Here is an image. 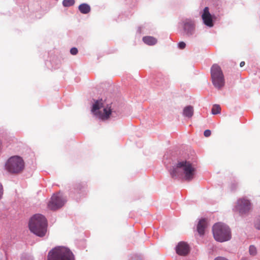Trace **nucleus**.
Masks as SVG:
<instances>
[{
	"label": "nucleus",
	"instance_id": "nucleus-1",
	"mask_svg": "<svg viewBox=\"0 0 260 260\" xmlns=\"http://www.w3.org/2000/svg\"><path fill=\"white\" fill-rule=\"evenodd\" d=\"M196 174V168L190 161L182 160L170 171L172 177H179L186 181L192 180Z\"/></svg>",
	"mask_w": 260,
	"mask_h": 260
},
{
	"label": "nucleus",
	"instance_id": "nucleus-2",
	"mask_svg": "<svg viewBox=\"0 0 260 260\" xmlns=\"http://www.w3.org/2000/svg\"><path fill=\"white\" fill-rule=\"evenodd\" d=\"M47 223L44 216L37 214L34 215L29 222V228L31 232L39 237H43L47 232Z\"/></svg>",
	"mask_w": 260,
	"mask_h": 260
},
{
	"label": "nucleus",
	"instance_id": "nucleus-3",
	"mask_svg": "<svg viewBox=\"0 0 260 260\" xmlns=\"http://www.w3.org/2000/svg\"><path fill=\"white\" fill-rule=\"evenodd\" d=\"M212 233L214 239L219 242H224L232 239V231L230 227L223 223L218 222L212 227Z\"/></svg>",
	"mask_w": 260,
	"mask_h": 260
},
{
	"label": "nucleus",
	"instance_id": "nucleus-4",
	"mask_svg": "<svg viewBox=\"0 0 260 260\" xmlns=\"http://www.w3.org/2000/svg\"><path fill=\"white\" fill-rule=\"evenodd\" d=\"M91 112L97 118L105 120L111 114V106L110 105H106L102 100H98L93 104Z\"/></svg>",
	"mask_w": 260,
	"mask_h": 260
},
{
	"label": "nucleus",
	"instance_id": "nucleus-5",
	"mask_svg": "<svg viewBox=\"0 0 260 260\" xmlns=\"http://www.w3.org/2000/svg\"><path fill=\"white\" fill-rule=\"evenodd\" d=\"M48 260H74V257L69 249L59 246L49 252Z\"/></svg>",
	"mask_w": 260,
	"mask_h": 260
},
{
	"label": "nucleus",
	"instance_id": "nucleus-6",
	"mask_svg": "<svg viewBox=\"0 0 260 260\" xmlns=\"http://www.w3.org/2000/svg\"><path fill=\"white\" fill-rule=\"evenodd\" d=\"M24 164L22 158L19 156L10 157L6 162L5 168L10 173H18L24 168Z\"/></svg>",
	"mask_w": 260,
	"mask_h": 260
},
{
	"label": "nucleus",
	"instance_id": "nucleus-7",
	"mask_svg": "<svg viewBox=\"0 0 260 260\" xmlns=\"http://www.w3.org/2000/svg\"><path fill=\"white\" fill-rule=\"evenodd\" d=\"M212 82L216 88H222L225 84L224 75L219 66H212L211 70Z\"/></svg>",
	"mask_w": 260,
	"mask_h": 260
},
{
	"label": "nucleus",
	"instance_id": "nucleus-8",
	"mask_svg": "<svg viewBox=\"0 0 260 260\" xmlns=\"http://www.w3.org/2000/svg\"><path fill=\"white\" fill-rule=\"evenodd\" d=\"M240 214H246L251 209V204L249 200L242 198L237 200L234 208Z\"/></svg>",
	"mask_w": 260,
	"mask_h": 260
},
{
	"label": "nucleus",
	"instance_id": "nucleus-9",
	"mask_svg": "<svg viewBox=\"0 0 260 260\" xmlns=\"http://www.w3.org/2000/svg\"><path fill=\"white\" fill-rule=\"evenodd\" d=\"M66 202V198L59 192L52 196L48 203V206L51 210H56L63 206Z\"/></svg>",
	"mask_w": 260,
	"mask_h": 260
},
{
	"label": "nucleus",
	"instance_id": "nucleus-10",
	"mask_svg": "<svg viewBox=\"0 0 260 260\" xmlns=\"http://www.w3.org/2000/svg\"><path fill=\"white\" fill-rule=\"evenodd\" d=\"M183 29L187 36L192 35L194 33L195 29L194 22L191 20H185L183 22Z\"/></svg>",
	"mask_w": 260,
	"mask_h": 260
},
{
	"label": "nucleus",
	"instance_id": "nucleus-11",
	"mask_svg": "<svg viewBox=\"0 0 260 260\" xmlns=\"http://www.w3.org/2000/svg\"><path fill=\"white\" fill-rule=\"evenodd\" d=\"M202 19L205 25L212 27L213 25L211 15L210 14L208 7H206L204 9V12L202 15Z\"/></svg>",
	"mask_w": 260,
	"mask_h": 260
},
{
	"label": "nucleus",
	"instance_id": "nucleus-12",
	"mask_svg": "<svg viewBox=\"0 0 260 260\" xmlns=\"http://www.w3.org/2000/svg\"><path fill=\"white\" fill-rule=\"evenodd\" d=\"M176 251L179 255H185L189 252V246L184 242H180L177 245Z\"/></svg>",
	"mask_w": 260,
	"mask_h": 260
},
{
	"label": "nucleus",
	"instance_id": "nucleus-13",
	"mask_svg": "<svg viewBox=\"0 0 260 260\" xmlns=\"http://www.w3.org/2000/svg\"><path fill=\"white\" fill-rule=\"evenodd\" d=\"M207 226V223L205 219L200 220L197 225V231L199 234L202 236L205 233V230Z\"/></svg>",
	"mask_w": 260,
	"mask_h": 260
},
{
	"label": "nucleus",
	"instance_id": "nucleus-14",
	"mask_svg": "<svg viewBox=\"0 0 260 260\" xmlns=\"http://www.w3.org/2000/svg\"><path fill=\"white\" fill-rule=\"evenodd\" d=\"M142 40L145 44L149 46L154 45L157 42V39L152 36L144 37L142 39Z\"/></svg>",
	"mask_w": 260,
	"mask_h": 260
},
{
	"label": "nucleus",
	"instance_id": "nucleus-15",
	"mask_svg": "<svg viewBox=\"0 0 260 260\" xmlns=\"http://www.w3.org/2000/svg\"><path fill=\"white\" fill-rule=\"evenodd\" d=\"M193 114V108L191 106L185 107L183 110V115L187 118L192 117Z\"/></svg>",
	"mask_w": 260,
	"mask_h": 260
},
{
	"label": "nucleus",
	"instance_id": "nucleus-16",
	"mask_svg": "<svg viewBox=\"0 0 260 260\" xmlns=\"http://www.w3.org/2000/svg\"><path fill=\"white\" fill-rule=\"evenodd\" d=\"M79 10L82 14H87L90 11V7L89 5L83 3L79 6Z\"/></svg>",
	"mask_w": 260,
	"mask_h": 260
},
{
	"label": "nucleus",
	"instance_id": "nucleus-17",
	"mask_svg": "<svg viewBox=\"0 0 260 260\" xmlns=\"http://www.w3.org/2000/svg\"><path fill=\"white\" fill-rule=\"evenodd\" d=\"M249 254L252 256L256 255L257 253L256 247L253 245H250L249 247Z\"/></svg>",
	"mask_w": 260,
	"mask_h": 260
},
{
	"label": "nucleus",
	"instance_id": "nucleus-18",
	"mask_svg": "<svg viewBox=\"0 0 260 260\" xmlns=\"http://www.w3.org/2000/svg\"><path fill=\"white\" fill-rule=\"evenodd\" d=\"M220 107L218 105H215L213 106L212 109V114L213 115H216L220 113Z\"/></svg>",
	"mask_w": 260,
	"mask_h": 260
},
{
	"label": "nucleus",
	"instance_id": "nucleus-19",
	"mask_svg": "<svg viewBox=\"0 0 260 260\" xmlns=\"http://www.w3.org/2000/svg\"><path fill=\"white\" fill-rule=\"evenodd\" d=\"M75 3L74 0H63L62 4L64 7H70Z\"/></svg>",
	"mask_w": 260,
	"mask_h": 260
},
{
	"label": "nucleus",
	"instance_id": "nucleus-20",
	"mask_svg": "<svg viewBox=\"0 0 260 260\" xmlns=\"http://www.w3.org/2000/svg\"><path fill=\"white\" fill-rule=\"evenodd\" d=\"M254 226L256 229L260 230V215L255 219Z\"/></svg>",
	"mask_w": 260,
	"mask_h": 260
},
{
	"label": "nucleus",
	"instance_id": "nucleus-21",
	"mask_svg": "<svg viewBox=\"0 0 260 260\" xmlns=\"http://www.w3.org/2000/svg\"><path fill=\"white\" fill-rule=\"evenodd\" d=\"M78 50L77 48L73 47L70 50V53L71 54L75 55L78 53Z\"/></svg>",
	"mask_w": 260,
	"mask_h": 260
},
{
	"label": "nucleus",
	"instance_id": "nucleus-22",
	"mask_svg": "<svg viewBox=\"0 0 260 260\" xmlns=\"http://www.w3.org/2000/svg\"><path fill=\"white\" fill-rule=\"evenodd\" d=\"M178 46L180 49H183L186 47V44L184 42H180L178 43Z\"/></svg>",
	"mask_w": 260,
	"mask_h": 260
},
{
	"label": "nucleus",
	"instance_id": "nucleus-23",
	"mask_svg": "<svg viewBox=\"0 0 260 260\" xmlns=\"http://www.w3.org/2000/svg\"><path fill=\"white\" fill-rule=\"evenodd\" d=\"M211 131L209 129L205 130L204 133V135L206 137H209L211 135Z\"/></svg>",
	"mask_w": 260,
	"mask_h": 260
},
{
	"label": "nucleus",
	"instance_id": "nucleus-24",
	"mask_svg": "<svg viewBox=\"0 0 260 260\" xmlns=\"http://www.w3.org/2000/svg\"><path fill=\"white\" fill-rule=\"evenodd\" d=\"M3 194V186L1 184V183H0V200L2 198Z\"/></svg>",
	"mask_w": 260,
	"mask_h": 260
},
{
	"label": "nucleus",
	"instance_id": "nucleus-25",
	"mask_svg": "<svg viewBox=\"0 0 260 260\" xmlns=\"http://www.w3.org/2000/svg\"><path fill=\"white\" fill-rule=\"evenodd\" d=\"M214 260H228L227 258L223 257H217L214 259Z\"/></svg>",
	"mask_w": 260,
	"mask_h": 260
},
{
	"label": "nucleus",
	"instance_id": "nucleus-26",
	"mask_svg": "<svg viewBox=\"0 0 260 260\" xmlns=\"http://www.w3.org/2000/svg\"><path fill=\"white\" fill-rule=\"evenodd\" d=\"M22 260H32V259L30 257H24L22 258Z\"/></svg>",
	"mask_w": 260,
	"mask_h": 260
},
{
	"label": "nucleus",
	"instance_id": "nucleus-27",
	"mask_svg": "<svg viewBox=\"0 0 260 260\" xmlns=\"http://www.w3.org/2000/svg\"><path fill=\"white\" fill-rule=\"evenodd\" d=\"M245 61H241L240 63V65H245Z\"/></svg>",
	"mask_w": 260,
	"mask_h": 260
},
{
	"label": "nucleus",
	"instance_id": "nucleus-28",
	"mask_svg": "<svg viewBox=\"0 0 260 260\" xmlns=\"http://www.w3.org/2000/svg\"><path fill=\"white\" fill-rule=\"evenodd\" d=\"M247 258L246 257H242L240 260H247Z\"/></svg>",
	"mask_w": 260,
	"mask_h": 260
}]
</instances>
